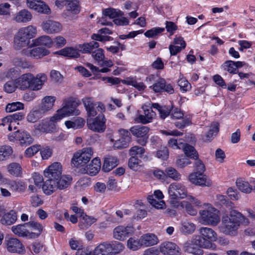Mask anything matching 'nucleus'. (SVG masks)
Returning <instances> with one entry per match:
<instances>
[{
    "label": "nucleus",
    "mask_w": 255,
    "mask_h": 255,
    "mask_svg": "<svg viewBox=\"0 0 255 255\" xmlns=\"http://www.w3.org/2000/svg\"><path fill=\"white\" fill-rule=\"evenodd\" d=\"M62 165L59 162L53 163L44 171V175L47 178L42 186L45 194L50 195L58 189L67 188L71 184V176L62 175Z\"/></svg>",
    "instance_id": "obj_1"
},
{
    "label": "nucleus",
    "mask_w": 255,
    "mask_h": 255,
    "mask_svg": "<svg viewBox=\"0 0 255 255\" xmlns=\"http://www.w3.org/2000/svg\"><path fill=\"white\" fill-rule=\"evenodd\" d=\"M249 221L240 212L236 210H231L229 216H224L222 219L220 226L221 232L226 235L235 236L240 224L245 225L249 224Z\"/></svg>",
    "instance_id": "obj_2"
},
{
    "label": "nucleus",
    "mask_w": 255,
    "mask_h": 255,
    "mask_svg": "<svg viewBox=\"0 0 255 255\" xmlns=\"http://www.w3.org/2000/svg\"><path fill=\"white\" fill-rule=\"evenodd\" d=\"M64 104L61 109L57 111V114L53 116V120H55V118L60 120L66 116L79 115L80 111L76 109L80 104L79 102L73 100H67L64 101Z\"/></svg>",
    "instance_id": "obj_3"
},
{
    "label": "nucleus",
    "mask_w": 255,
    "mask_h": 255,
    "mask_svg": "<svg viewBox=\"0 0 255 255\" xmlns=\"http://www.w3.org/2000/svg\"><path fill=\"white\" fill-rule=\"evenodd\" d=\"M171 204L176 206L178 203V199H183L187 197V191L185 186L179 183H171L168 189Z\"/></svg>",
    "instance_id": "obj_4"
},
{
    "label": "nucleus",
    "mask_w": 255,
    "mask_h": 255,
    "mask_svg": "<svg viewBox=\"0 0 255 255\" xmlns=\"http://www.w3.org/2000/svg\"><path fill=\"white\" fill-rule=\"evenodd\" d=\"M188 246L186 250L193 254H200L202 252V251L200 250H197L196 252L193 251L192 250L194 249V246L200 248L211 249L214 250L216 248V246L214 244L206 239L202 236H195L193 237L191 243H188Z\"/></svg>",
    "instance_id": "obj_5"
},
{
    "label": "nucleus",
    "mask_w": 255,
    "mask_h": 255,
    "mask_svg": "<svg viewBox=\"0 0 255 255\" xmlns=\"http://www.w3.org/2000/svg\"><path fill=\"white\" fill-rule=\"evenodd\" d=\"M201 222L205 225L216 226L220 222L218 211L214 208H210L199 212Z\"/></svg>",
    "instance_id": "obj_6"
},
{
    "label": "nucleus",
    "mask_w": 255,
    "mask_h": 255,
    "mask_svg": "<svg viewBox=\"0 0 255 255\" xmlns=\"http://www.w3.org/2000/svg\"><path fill=\"white\" fill-rule=\"evenodd\" d=\"M93 155L91 147L84 148L82 151H78L74 154L71 163L75 167L83 166L88 163Z\"/></svg>",
    "instance_id": "obj_7"
},
{
    "label": "nucleus",
    "mask_w": 255,
    "mask_h": 255,
    "mask_svg": "<svg viewBox=\"0 0 255 255\" xmlns=\"http://www.w3.org/2000/svg\"><path fill=\"white\" fill-rule=\"evenodd\" d=\"M106 120L103 114H99L95 118H90L87 120V125L91 130L97 132H103L106 128Z\"/></svg>",
    "instance_id": "obj_8"
},
{
    "label": "nucleus",
    "mask_w": 255,
    "mask_h": 255,
    "mask_svg": "<svg viewBox=\"0 0 255 255\" xmlns=\"http://www.w3.org/2000/svg\"><path fill=\"white\" fill-rule=\"evenodd\" d=\"M119 132L121 137L119 139L115 141L113 145L114 148L115 149H121L128 147L131 141L130 132L124 129H119Z\"/></svg>",
    "instance_id": "obj_9"
},
{
    "label": "nucleus",
    "mask_w": 255,
    "mask_h": 255,
    "mask_svg": "<svg viewBox=\"0 0 255 255\" xmlns=\"http://www.w3.org/2000/svg\"><path fill=\"white\" fill-rule=\"evenodd\" d=\"M59 121L57 118L53 120V117H51L50 121L42 120L41 123L34 126L36 130L41 132L48 133L54 132L56 129V124Z\"/></svg>",
    "instance_id": "obj_10"
},
{
    "label": "nucleus",
    "mask_w": 255,
    "mask_h": 255,
    "mask_svg": "<svg viewBox=\"0 0 255 255\" xmlns=\"http://www.w3.org/2000/svg\"><path fill=\"white\" fill-rule=\"evenodd\" d=\"M188 179L192 184L196 185L209 187L212 185L211 181L203 173H191L188 176Z\"/></svg>",
    "instance_id": "obj_11"
},
{
    "label": "nucleus",
    "mask_w": 255,
    "mask_h": 255,
    "mask_svg": "<svg viewBox=\"0 0 255 255\" xmlns=\"http://www.w3.org/2000/svg\"><path fill=\"white\" fill-rule=\"evenodd\" d=\"M41 27L43 30L47 34L57 33L62 29V25L60 23L50 19L44 21L41 24Z\"/></svg>",
    "instance_id": "obj_12"
},
{
    "label": "nucleus",
    "mask_w": 255,
    "mask_h": 255,
    "mask_svg": "<svg viewBox=\"0 0 255 255\" xmlns=\"http://www.w3.org/2000/svg\"><path fill=\"white\" fill-rule=\"evenodd\" d=\"M18 75L17 71L14 68H11L7 73L6 76L9 77L11 80L7 81L4 85V90L8 93H11L15 91L16 88H18L17 84L16 82V79Z\"/></svg>",
    "instance_id": "obj_13"
},
{
    "label": "nucleus",
    "mask_w": 255,
    "mask_h": 255,
    "mask_svg": "<svg viewBox=\"0 0 255 255\" xmlns=\"http://www.w3.org/2000/svg\"><path fill=\"white\" fill-rule=\"evenodd\" d=\"M26 3L27 7L38 12L45 14L50 12V9L48 6L40 0H26Z\"/></svg>",
    "instance_id": "obj_14"
},
{
    "label": "nucleus",
    "mask_w": 255,
    "mask_h": 255,
    "mask_svg": "<svg viewBox=\"0 0 255 255\" xmlns=\"http://www.w3.org/2000/svg\"><path fill=\"white\" fill-rule=\"evenodd\" d=\"M149 105H149L145 104L142 106L143 115H139L136 117V121L137 123L146 124L152 122L155 114L151 108H149Z\"/></svg>",
    "instance_id": "obj_15"
},
{
    "label": "nucleus",
    "mask_w": 255,
    "mask_h": 255,
    "mask_svg": "<svg viewBox=\"0 0 255 255\" xmlns=\"http://www.w3.org/2000/svg\"><path fill=\"white\" fill-rule=\"evenodd\" d=\"M11 231L17 236L25 237L27 239H34V236H36V234H32L28 230L27 223L12 226Z\"/></svg>",
    "instance_id": "obj_16"
},
{
    "label": "nucleus",
    "mask_w": 255,
    "mask_h": 255,
    "mask_svg": "<svg viewBox=\"0 0 255 255\" xmlns=\"http://www.w3.org/2000/svg\"><path fill=\"white\" fill-rule=\"evenodd\" d=\"M160 252L165 255H180V249L174 243L170 242L162 243L160 246Z\"/></svg>",
    "instance_id": "obj_17"
},
{
    "label": "nucleus",
    "mask_w": 255,
    "mask_h": 255,
    "mask_svg": "<svg viewBox=\"0 0 255 255\" xmlns=\"http://www.w3.org/2000/svg\"><path fill=\"white\" fill-rule=\"evenodd\" d=\"M6 248L8 252L12 253L20 254L24 250V246L20 241L13 238L6 240Z\"/></svg>",
    "instance_id": "obj_18"
},
{
    "label": "nucleus",
    "mask_w": 255,
    "mask_h": 255,
    "mask_svg": "<svg viewBox=\"0 0 255 255\" xmlns=\"http://www.w3.org/2000/svg\"><path fill=\"white\" fill-rule=\"evenodd\" d=\"M29 89L37 91L42 88L44 82L47 80V76L44 73L37 74L35 77L32 74Z\"/></svg>",
    "instance_id": "obj_19"
},
{
    "label": "nucleus",
    "mask_w": 255,
    "mask_h": 255,
    "mask_svg": "<svg viewBox=\"0 0 255 255\" xmlns=\"http://www.w3.org/2000/svg\"><path fill=\"white\" fill-rule=\"evenodd\" d=\"M133 232L131 227H125L120 226L117 227L113 231L114 237L119 240H123L128 237Z\"/></svg>",
    "instance_id": "obj_20"
},
{
    "label": "nucleus",
    "mask_w": 255,
    "mask_h": 255,
    "mask_svg": "<svg viewBox=\"0 0 255 255\" xmlns=\"http://www.w3.org/2000/svg\"><path fill=\"white\" fill-rule=\"evenodd\" d=\"M32 17L30 11L26 9H23L13 15L12 20L17 23H27L31 20Z\"/></svg>",
    "instance_id": "obj_21"
},
{
    "label": "nucleus",
    "mask_w": 255,
    "mask_h": 255,
    "mask_svg": "<svg viewBox=\"0 0 255 255\" xmlns=\"http://www.w3.org/2000/svg\"><path fill=\"white\" fill-rule=\"evenodd\" d=\"M32 74L27 73L22 74L18 78L16 79V82L17 87L21 90H25L29 89L30 82L32 80Z\"/></svg>",
    "instance_id": "obj_22"
},
{
    "label": "nucleus",
    "mask_w": 255,
    "mask_h": 255,
    "mask_svg": "<svg viewBox=\"0 0 255 255\" xmlns=\"http://www.w3.org/2000/svg\"><path fill=\"white\" fill-rule=\"evenodd\" d=\"M149 128L146 126H135L130 128L129 130L133 135L137 137H143V142L145 143L146 141L144 139L147 138V134L149 131Z\"/></svg>",
    "instance_id": "obj_23"
},
{
    "label": "nucleus",
    "mask_w": 255,
    "mask_h": 255,
    "mask_svg": "<svg viewBox=\"0 0 255 255\" xmlns=\"http://www.w3.org/2000/svg\"><path fill=\"white\" fill-rule=\"evenodd\" d=\"M101 168V162L100 159L95 158L91 162L87 165L84 169V173H87L91 176L95 175L98 173Z\"/></svg>",
    "instance_id": "obj_24"
},
{
    "label": "nucleus",
    "mask_w": 255,
    "mask_h": 255,
    "mask_svg": "<svg viewBox=\"0 0 255 255\" xmlns=\"http://www.w3.org/2000/svg\"><path fill=\"white\" fill-rule=\"evenodd\" d=\"M17 220V215L15 211L12 210L8 212H5L0 219V223L4 226H10L14 224Z\"/></svg>",
    "instance_id": "obj_25"
},
{
    "label": "nucleus",
    "mask_w": 255,
    "mask_h": 255,
    "mask_svg": "<svg viewBox=\"0 0 255 255\" xmlns=\"http://www.w3.org/2000/svg\"><path fill=\"white\" fill-rule=\"evenodd\" d=\"M56 98L54 96H46L43 98L39 105V109L44 114L46 112L50 110L55 101Z\"/></svg>",
    "instance_id": "obj_26"
},
{
    "label": "nucleus",
    "mask_w": 255,
    "mask_h": 255,
    "mask_svg": "<svg viewBox=\"0 0 255 255\" xmlns=\"http://www.w3.org/2000/svg\"><path fill=\"white\" fill-rule=\"evenodd\" d=\"M29 42V39L20 33L19 30L14 37V47L16 49H20L26 46Z\"/></svg>",
    "instance_id": "obj_27"
},
{
    "label": "nucleus",
    "mask_w": 255,
    "mask_h": 255,
    "mask_svg": "<svg viewBox=\"0 0 255 255\" xmlns=\"http://www.w3.org/2000/svg\"><path fill=\"white\" fill-rule=\"evenodd\" d=\"M15 137L16 139L19 140L21 145L27 146L33 141L32 137L28 132L25 131L17 130L15 131Z\"/></svg>",
    "instance_id": "obj_28"
},
{
    "label": "nucleus",
    "mask_w": 255,
    "mask_h": 255,
    "mask_svg": "<svg viewBox=\"0 0 255 255\" xmlns=\"http://www.w3.org/2000/svg\"><path fill=\"white\" fill-rule=\"evenodd\" d=\"M140 242L142 246L149 247L156 245L158 242L157 237L153 234H146L141 236Z\"/></svg>",
    "instance_id": "obj_29"
},
{
    "label": "nucleus",
    "mask_w": 255,
    "mask_h": 255,
    "mask_svg": "<svg viewBox=\"0 0 255 255\" xmlns=\"http://www.w3.org/2000/svg\"><path fill=\"white\" fill-rule=\"evenodd\" d=\"M118 165V160L116 157L110 156L105 158L102 170L104 172H109Z\"/></svg>",
    "instance_id": "obj_30"
},
{
    "label": "nucleus",
    "mask_w": 255,
    "mask_h": 255,
    "mask_svg": "<svg viewBox=\"0 0 255 255\" xmlns=\"http://www.w3.org/2000/svg\"><path fill=\"white\" fill-rule=\"evenodd\" d=\"M44 115L39 108H34L28 113L26 120L29 123H34L41 118Z\"/></svg>",
    "instance_id": "obj_31"
},
{
    "label": "nucleus",
    "mask_w": 255,
    "mask_h": 255,
    "mask_svg": "<svg viewBox=\"0 0 255 255\" xmlns=\"http://www.w3.org/2000/svg\"><path fill=\"white\" fill-rule=\"evenodd\" d=\"M181 149L186 156L194 159L198 158V153L194 146L184 142L183 147Z\"/></svg>",
    "instance_id": "obj_32"
},
{
    "label": "nucleus",
    "mask_w": 255,
    "mask_h": 255,
    "mask_svg": "<svg viewBox=\"0 0 255 255\" xmlns=\"http://www.w3.org/2000/svg\"><path fill=\"white\" fill-rule=\"evenodd\" d=\"M81 218L82 220L79 222V227L82 230L87 229L97 221L96 218L87 216L86 214Z\"/></svg>",
    "instance_id": "obj_33"
},
{
    "label": "nucleus",
    "mask_w": 255,
    "mask_h": 255,
    "mask_svg": "<svg viewBox=\"0 0 255 255\" xmlns=\"http://www.w3.org/2000/svg\"><path fill=\"white\" fill-rule=\"evenodd\" d=\"M56 53L71 58H77L80 56V54L77 50L72 47H66L56 52Z\"/></svg>",
    "instance_id": "obj_34"
},
{
    "label": "nucleus",
    "mask_w": 255,
    "mask_h": 255,
    "mask_svg": "<svg viewBox=\"0 0 255 255\" xmlns=\"http://www.w3.org/2000/svg\"><path fill=\"white\" fill-rule=\"evenodd\" d=\"M109 244L104 243L97 246L94 251V255H111Z\"/></svg>",
    "instance_id": "obj_35"
},
{
    "label": "nucleus",
    "mask_w": 255,
    "mask_h": 255,
    "mask_svg": "<svg viewBox=\"0 0 255 255\" xmlns=\"http://www.w3.org/2000/svg\"><path fill=\"white\" fill-rule=\"evenodd\" d=\"M102 13L104 16L109 17L111 19L124 15V12L120 10L111 7L103 9Z\"/></svg>",
    "instance_id": "obj_36"
},
{
    "label": "nucleus",
    "mask_w": 255,
    "mask_h": 255,
    "mask_svg": "<svg viewBox=\"0 0 255 255\" xmlns=\"http://www.w3.org/2000/svg\"><path fill=\"white\" fill-rule=\"evenodd\" d=\"M200 233L204 238L213 241L217 238V234L212 229L207 227H202L200 229Z\"/></svg>",
    "instance_id": "obj_37"
},
{
    "label": "nucleus",
    "mask_w": 255,
    "mask_h": 255,
    "mask_svg": "<svg viewBox=\"0 0 255 255\" xmlns=\"http://www.w3.org/2000/svg\"><path fill=\"white\" fill-rule=\"evenodd\" d=\"M48 53L49 52L47 50L40 47H34L29 52V55L30 56L36 58H41L44 56L48 55Z\"/></svg>",
    "instance_id": "obj_38"
},
{
    "label": "nucleus",
    "mask_w": 255,
    "mask_h": 255,
    "mask_svg": "<svg viewBox=\"0 0 255 255\" xmlns=\"http://www.w3.org/2000/svg\"><path fill=\"white\" fill-rule=\"evenodd\" d=\"M142 246L140 238L138 239L134 237L130 238L127 241V247L130 250L137 251L141 248Z\"/></svg>",
    "instance_id": "obj_39"
},
{
    "label": "nucleus",
    "mask_w": 255,
    "mask_h": 255,
    "mask_svg": "<svg viewBox=\"0 0 255 255\" xmlns=\"http://www.w3.org/2000/svg\"><path fill=\"white\" fill-rule=\"evenodd\" d=\"M67 4V9L73 14H77L80 11L79 0H63Z\"/></svg>",
    "instance_id": "obj_40"
},
{
    "label": "nucleus",
    "mask_w": 255,
    "mask_h": 255,
    "mask_svg": "<svg viewBox=\"0 0 255 255\" xmlns=\"http://www.w3.org/2000/svg\"><path fill=\"white\" fill-rule=\"evenodd\" d=\"M8 172L16 177L20 176L21 174V167L20 165L15 162L9 164L7 167Z\"/></svg>",
    "instance_id": "obj_41"
},
{
    "label": "nucleus",
    "mask_w": 255,
    "mask_h": 255,
    "mask_svg": "<svg viewBox=\"0 0 255 255\" xmlns=\"http://www.w3.org/2000/svg\"><path fill=\"white\" fill-rule=\"evenodd\" d=\"M165 86V80L163 78H158L156 82L149 86V88L152 89L155 93L164 92Z\"/></svg>",
    "instance_id": "obj_42"
},
{
    "label": "nucleus",
    "mask_w": 255,
    "mask_h": 255,
    "mask_svg": "<svg viewBox=\"0 0 255 255\" xmlns=\"http://www.w3.org/2000/svg\"><path fill=\"white\" fill-rule=\"evenodd\" d=\"M34 44L37 45H44L47 47H50L52 46L53 42L49 36L43 35L35 39Z\"/></svg>",
    "instance_id": "obj_43"
},
{
    "label": "nucleus",
    "mask_w": 255,
    "mask_h": 255,
    "mask_svg": "<svg viewBox=\"0 0 255 255\" xmlns=\"http://www.w3.org/2000/svg\"><path fill=\"white\" fill-rule=\"evenodd\" d=\"M219 131V124L218 123H213L211 128L206 134V138L204 139V141H210L213 135H216Z\"/></svg>",
    "instance_id": "obj_44"
},
{
    "label": "nucleus",
    "mask_w": 255,
    "mask_h": 255,
    "mask_svg": "<svg viewBox=\"0 0 255 255\" xmlns=\"http://www.w3.org/2000/svg\"><path fill=\"white\" fill-rule=\"evenodd\" d=\"M28 228L37 231L36 232H31L32 234H36V236H34V238H37L40 235L43 230L42 226L39 223L35 221H30L27 223Z\"/></svg>",
    "instance_id": "obj_45"
},
{
    "label": "nucleus",
    "mask_w": 255,
    "mask_h": 255,
    "mask_svg": "<svg viewBox=\"0 0 255 255\" xmlns=\"http://www.w3.org/2000/svg\"><path fill=\"white\" fill-rule=\"evenodd\" d=\"M19 30L29 39L34 37L36 33V28L32 25L21 28Z\"/></svg>",
    "instance_id": "obj_46"
},
{
    "label": "nucleus",
    "mask_w": 255,
    "mask_h": 255,
    "mask_svg": "<svg viewBox=\"0 0 255 255\" xmlns=\"http://www.w3.org/2000/svg\"><path fill=\"white\" fill-rule=\"evenodd\" d=\"M12 149L8 145L0 146V161L6 160L12 154Z\"/></svg>",
    "instance_id": "obj_47"
},
{
    "label": "nucleus",
    "mask_w": 255,
    "mask_h": 255,
    "mask_svg": "<svg viewBox=\"0 0 255 255\" xmlns=\"http://www.w3.org/2000/svg\"><path fill=\"white\" fill-rule=\"evenodd\" d=\"M237 186L241 191L245 193H250L253 190V186L248 182L244 181H238Z\"/></svg>",
    "instance_id": "obj_48"
},
{
    "label": "nucleus",
    "mask_w": 255,
    "mask_h": 255,
    "mask_svg": "<svg viewBox=\"0 0 255 255\" xmlns=\"http://www.w3.org/2000/svg\"><path fill=\"white\" fill-rule=\"evenodd\" d=\"M184 142V140L182 138H172L168 140V144L169 147L173 149H181L183 147Z\"/></svg>",
    "instance_id": "obj_49"
},
{
    "label": "nucleus",
    "mask_w": 255,
    "mask_h": 255,
    "mask_svg": "<svg viewBox=\"0 0 255 255\" xmlns=\"http://www.w3.org/2000/svg\"><path fill=\"white\" fill-rule=\"evenodd\" d=\"M217 203L220 205H224L229 209L233 210L232 208H234V204L226 196L218 195L217 196Z\"/></svg>",
    "instance_id": "obj_50"
},
{
    "label": "nucleus",
    "mask_w": 255,
    "mask_h": 255,
    "mask_svg": "<svg viewBox=\"0 0 255 255\" xmlns=\"http://www.w3.org/2000/svg\"><path fill=\"white\" fill-rule=\"evenodd\" d=\"M141 161L135 156H131L128 162V165L130 169L137 171L139 169L141 166Z\"/></svg>",
    "instance_id": "obj_51"
},
{
    "label": "nucleus",
    "mask_w": 255,
    "mask_h": 255,
    "mask_svg": "<svg viewBox=\"0 0 255 255\" xmlns=\"http://www.w3.org/2000/svg\"><path fill=\"white\" fill-rule=\"evenodd\" d=\"M195 226L192 223L185 221L182 223L180 231L185 234H192L195 230Z\"/></svg>",
    "instance_id": "obj_52"
},
{
    "label": "nucleus",
    "mask_w": 255,
    "mask_h": 255,
    "mask_svg": "<svg viewBox=\"0 0 255 255\" xmlns=\"http://www.w3.org/2000/svg\"><path fill=\"white\" fill-rule=\"evenodd\" d=\"M225 70L227 71L230 73L236 74L239 73V70L237 69L234 63V61L229 60L225 61L223 64Z\"/></svg>",
    "instance_id": "obj_53"
},
{
    "label": "nucleus",
    "mask_w": 255,
    "mask_h": 255,
    "mask_svg": "<svg viewBox=\"0 0 255 255\" xmlns=\"http://www.w3.org/2000/svg\"><path fill=\"white\" fill-rule=\"evenodd\" d=\"M24 105L20 102H14L8 104L5 108L7 112L11 113L14 111L23 109Z\"/></svg>",
    "instance_id": "obj_54"
},
{
    "label": "nucleus",
    "mask_w": 255,
    "mask_h": 255,
    "mask_svg": "<svg viewBox=\"0 0 255 255\" xmlns=\"http://www.w3.org/2000/svg\"><path fill=\"white\" fill-rule=\"evenodd\" d=\"M5 186L9 190L17 191L19 189H23L24 187L21 183L14 181H8L5 182Z\"/></svg>",
    "instance_id": "obj_55"
},
{
    "label": "nucleus",
    "mask_w": 255,
    "mask_h": 255,
    "mask_svg": "<svg viewBox=\"0 0 255 255\" xmlns=\"http://www.w3.org/2000/svg\"><path fill=\"white\" fill-rule=\"evenodd\" d=\"M165 174L170 178L175 180H178L180 179V174L177 170L173 167L167 168L165 170Z\"/></svg>",
    "instance_id": "obj_56"
},
{
    "label": "nucleus",
    "mask_w": 255,
    "mask_h": 255,
    "mask_svg": "<svg viewBox=\"0 0 255 255\" xmlns=\"http://www.w3.org/2000/svg\"><path fill=\"white\" fill-rule=\"evenodd\" d=\"M164 31V28L154 27L151 29L148 30L144 33V35L147 37H154L158 35L159 33Z\"/></svg>",
    "instance_id": "obj_57"
},
{
    "label": "nucleus",
    "mask_w": 255,
    "mask_h": 255,
    "mask_svg": "<svg viewBox=\"0 0 255 255\" xmlns=\"http://www.w3.org/2000/svg\"><path fill=\"white\" fill-rule=\"evenodd\" d=\"M109 246H110L111 249L110 251L111 255L118 254L124 249V246L122 244L118 242L109 244Z\"/></svg>",
    "instance_id": "obj_58"
},
{
    "label": "nucleus",
    "mask_w": 255,
    "mask_h": 255,
    "mask_svg": "<svg viewBox=\"0 0 255 255\" xmlns=\"http://www.w3.org/2000/svg\"><path fill=\"white\" fill-rule=\"evenodd\" d=\"M148 202L153 207L157 209H162L165 205V202L163 201H158L154 199V196L149 195L147 197Z\"/></svg>",
    "instance_id": "obj_59"
},
{
    "label": "nucleus",
    "mask_w": 255,
    "mask_h": 255,
    "mask_svg": "<svg viewBox=\"0 0 255 255\" xmlns=\"http://www.w3.org/2000/svg\"><path fill=\"white\" fill-rule=\"evenodd\" d=\"M227 194L232 200H238L240 197V193L237 189L229 187L227 190Z\"/></svg>",
    "instance_id": "obj_60"
},
{
    "label": "nucleus",
    "mask_w": 255,
    "mask_h": 255,
    "mask_svg": "<svg viewBox=\"0 0 255 255\" xmlns=\"http://www.w3.org/2000/svg\"><path fill=\"white\" fill-rule=\"evenodd\" d=\"M195 160L194 166L195 171L194 172L204 174L205 171V167L203 162L200 159H198V158Z\"/></svg>",
    "instance_id": "obj_61"
},
{
    "label": "nucleus",
    "mask_w": 255,
    "mask_h": 255,
    "mask_svg": "<svg viewBox=\"0 0 255 255\" xmlns=\"http://www.w3.org/2000/svg\"><path fill=\"white\" fill-rule=\"evenodd\" d=\"M84 121H66L65 125L68 128H73L74 129L80 128L83 126Z\"/></svg>",
    "instance_id": "obj_62"
},
{
    "label": "nucleus",
    "mask_w": 255,
    "mask_h": 255,
    "mask_svg": "<svg viewBox=\"0 0 255 255\" xmlns=\"http://www.w3.org/2000/svg\"><path fill=\"white\" fill-rule=\"evenodd\" d=\"M144 149L142 147L134 146L131 147L129 150V153L131 156H135L138 155L140 157L144 153Z\"/></svg>",
    "instance_id": "obj_63"
},
{
    "label": "nucleus",
    "mask_w": 255,
    "mask_h": 255,
    "mask_svg": "<svg viewBox=\"0 0 255 255\" xmlns=\"http://www.w3.org/2000/svg\"><path fill=\"white\" fill-rule=\"evenodd\" d=\"M50 78L55 83H61L63 81L62 75L57 71L52 70L50 72Z\"/></svg>",
    "instance_id": "obj_64"
}]
</instances>
